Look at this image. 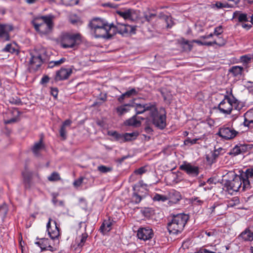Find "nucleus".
<instances>
[{
	"mask_svg": "<svg viewBox=\"0 0 253 253\" xmlns=\"http://www.w3.org/2000/svg\"><path fill=\"white\" fill-rule=\"evenodd\" d=\"M90 32L96 38L110 39L112 37V24L106 25L91 30Z\"/></svg>",
	"mask_w": 253,
	"mask_h": 253,
	"instance_id": "nucleus-8",
	"label": "nucleus"
},
{
	"mask_svg": "<svg viewBox=\"0 0 253 253\" xmlns=\"http://www.w3.org/2000/svg\"><path fill=\"white\" fill-rule=\"evenodd\" d=\"M153 200L154 201H158V202H165L168 200V198L167 196L165 195H160L159 194H156L154 197L153 198Z\"/></svg>",
	"mask_w": 253,
	"mask_h": 253,
	"instance_id": "nucleus-37",
	"label": "nucleus"
},
{
	"mask_svg": "<svg viewBox=\"0 0 253 253\" xmlns=\"http://www.w3.org/2000/svg\"><path fill=\"white\" fill-rule=\"evenodd\" d=\"M223 33V29L222 26H219L215 28L214 32L212 33L213 36H220Z\"/></svg>",
	"mask_w": 253,
	"mask_h": 253,
	"instance_id": "nucleus-45",
	"label": "nucleus"
},
{
	"mask_svg": "<svg viewBox=\"0 0 253 253\" xmlns=\"http://www.w3.org/2000/svg\"><path fill=\"white\" fill-rule=\"evenodd\" d=\"M126 98V97L125 96V94L123 93L118 98V100L120 103H122Z\"/></svg>",
	"mask_w": 253,
	"mask_h": 253,
	"instance_id": "nucleus-59",
	"label": "nucleus"
},
{
	"mask_svg": "<svg viewBox=\"0 0 253 253\" xmlns=\"http://www.w3.org/2000/svg\"><path fill=\"white\" fill-rule=\"evenodd\" d=\"M88 237V235L86 233L82 234L81 236H80L78 238L76 239V242L79 247H83L85 242L86 239Z\"/></svg>",
	"mask_w": 253,
	"mask_h": 253,
	"instance_id": "nucleus-31",
	"label": "nucleus"
},
{
	"mask_svg": "<svg viewBox=\"0 0 253 253\" xmlns=\"http://www.w3.org/2000/svg\"><path fill=\"white\" fill-rule=\"evenodd\" d=\"M52 203L55 206H61V207H64V203L63 201H58L56 197H53L52 199Z\"/></svg>",
	"mask_w": 253,
	"mask_h": 253,
	"instance_id": "nucleus-47",
	"label": "nucleus"
},
{
	"mask_svg": "<svg viewBox=\"0 0 253 253\" xmlns=\"http://www.w3.org/2000/svg\"><path fill=\"white\" fill-rule=\"evenodd\" d=\"M213 36V34L212 33H211L210 34L208 35H205L202 36L200 37V38L202 39H209L210 38H211Z\"/></svg>",
	"mask_w": 253,
	"mask_h": 253,
	"instance_id": "nucleus-58",
	"label": "nucleus"
},
{
	"mask_svg": "<svg viewBox=\"0 0 253 253\" xmlns=\"http://www.w3.org/2000/svg\"><path fill=\"white\" fill-rule=\"evenodd\" d=\"M70 22L73 24H77L79 22H80V19L79 18H77L76 19H73L71 18L70 19Z\"/></svg>",
	"mask_w": 253,
	"mask_h": 253,
	"instance_id": "nucleus-56",
	"label": "nucleus"
},
{
	"mask_svg": "<svg viewBox=\"0 0 253 253\" xmlns=\"http://www.w3.org/2000/svg\"><path fill=\"white\" fill-rule=\"evenodd\" d=\"M55 16L52 14L37 16L31 21L35 30L41 36L51 33L54 27Z\"/></svg>",
	"mask_w": 253,
	"mask_h": 253,
	"instance_id": "nucleus-1",
	"label": "nucleus"
},
{
	"mask_svg": "<svg viewBox=\"0 0 253 253\" xmlns=\"http://www.w3.org/2000/svg\"><path fill=\"white\" fill-rule=\"evenodd\" d=\"M242 150L240 146H236L234 147L232 150V153L234 155H237L241 153Z\"/></svg>",
	"mask_w": 253,
	"mask_h": 253,
	"instance_id": "nucleus-49",
	"label": "nucleus"
},
{
	"mask_svg": "<svg viewBox=\"0 0 253 253\" xmlns=\"http://www.w3.org/2000/svg\"><path fill=\"white\" fill-rule=\"evenodd\" d=\"M49 78L47 76H43L41 81V83L42 84L47 83L49 82Z\"/></svg>",
	"mask_w": 253,
	"mask_h": 253,
	"instance_id": "nucleus-54",
	"label": "nucleus"
},
{
	"mask_svg": "<svg viewBox=\"0 0 253 253\" xmlns=\"http://www.w3.org/2000/svg\"><path fill=\"white\" fill-rule=\"evenodd\" d=\"M51 94L55 98H56L58 95V89L57 88H51Z\"/></svg>",
	"mask_w": 253,
	"mask_h": 253,
	"instance_id": "nucleus-53",
	"label": "nucleus"
},
{
	"mask_svg": "<svg viewBox=\"0 0 253 253\" xmlns=\"http://www.w3.org/2000/svg\"><path fill=\"white\" fill-rule=\"evenodd\" d=\"M233 19H237L238 22L244 23L248 21V17L246 13H242L241 11H236L233 13Z\"/></svg>",
	"mask_w": 253,
	"mask_h": 253,
	"instance_id": "nucleus-21",
	"label": "nucleus"
},
{
	"mask_svg": "<svg viewBox=\"0 0 253 253\" xmlns=\"http://www.w3.org/2000/svg\"><path fill=\"white\" fill-rule=\"evenodd\" d=\"M112 226V223L110 220H105L101 224L100 227V230L104 234L111 230Z\"/></svg>",
	"mask_w": 253,
	"mask_h": 253,
	"instance_id": "nucleus-24",
	"label": "nucleus"
},
{
	"mask_svg": "<svg viewBox=\"0 0 253 253\" xmlns=\"http://www.w3.org/2000/svg\"><path fill=\"white\" fill-rule=\"evenodd\" d=\"M142 199V197L137 193H133L132 196V202L135 204L139 203Z\"/></svg>",
	"mask_w": 253,
	"mask_h": 253,
	"instance_id": "nucleus-42",
	"label": "nucleus"
},
{
	"mask_svg": "<svg viewBox=\"0 0 253 253\" xmlns=\"http://www.w3.org/2000/svg\"><path fill=\"white\" fill-rule=\"evenodd\" d=\"M97 169L101 173H107L112 170L113 169L111 167H106L105 166L101 165L97 167Z\"/></svg>",
	"mask_w": 253,
	"mask_h": 253,
	"instance_id": "nucleus-38",
	"label": "nucleus"
},
{
	"mask_svg": "<svg viewBox=\"0 0 253 253\" xmlns=\"http://www.w3.org/2000/svg\"><path fill=\"white\" fill-rule=\"evenodd\" d=\"M81 42V36L80 34H65L63 36L61 45L64 48L73 47Z\"/></svg>",
	"mask_w": 253,
	"mask_h": 253,
	"instance_id": "nucleus-5",
	"label": "nucleus"
},
{
	"mask_svg": "<svg viewBox=\"0 0 253 253\" xmlns=\"http://www.w3.org/2000/svg\"><path fill=\"white\" fill-rule=\"evenodd\" d=\"M229 176L233 178L232 180H228L226 181L225 186L227 190L229 191L237 192L242 186L243 190H245L243 189V179L241 177V174L237 175L234 171H230L227 173Z\"/></svg>",
	"mask_w": 253,
	"mask_h": 253,
	"instance_id": "nucleus-4",
	"label": "nucleus"
},
{
	"mask_svg": "<svg viewBox=\"0 0 253 253\" xmlns=\"http://www.w3.org/2000/svg\"><path fill=\"white\" fill-rule=\"evenodd\" d=\"M8 212V208L6 205L3 204L0 207V216L4 217Z\"/></svg>",
	"mask_w": 253,
	"mask_h": 253,
	"instance_id": "nucleus-40",
	"label": "nucleus"
},
{
	"mask_svg": "<svg viewBox=\"0 0 253 253\" xmlns=\"http://www.w3.org/2000/svg\"><path fill=\"white\" fill-rule=\"evenodd\" d=\"M243 179V189L249 188L253 186V168L247 169L241 173Z\"/></svg>",
	"mask_w": 253,
	"mask_h": 253,
	"instance_id": "nucleus-11",
	"label": "nucleus"
},
{
	"mask_svg": "<svg viewBox=\"0 0 253 253\" xmlns=\"http://www.w3.org/2000/svg\"><path fill=\"white\" fill-rule=\"evenodd\" d=\"M108 135L114 137L115 140L123 143V134L119 133L116 131H110L108 132Z\"/></svg>",
	"mask_w": 253,
	"mask_h": 253,
	"instance_id": "nucleus-33",
	"label": "nucleus"
},
{
	"mask_svg": "<svg viewBox=\"0 0 253 253\" xmlns=\"http://www.w3.org/2000/svg\"><path fill=\"white\" fill-rule=\"evenodd\" d=\"M66 60V59L65 58H62L59 60L51 61L49 63V67L50 68H53L54 66H58L64 63Z\"/></svg>",
	"mask_w": 253,
	"mask_h": 253,
	"instance_id": "nucleus-34",
	"label": "nucleus"
},
{
	"mask_svg": "<svg viewBox=\"0 0 253 253\" xmlns=\"http://www.w3.org/2000/svg\"><path fill=\"white\" fill-rule=\"evenodd\" d=\"M130 105L127 104L121 105L116 108V111L119 116H122L129 111Z\"/></svg>",
	"mask_w": 253,
	"mask_h": 253,
	"instance_id": "nucleus-30",
	"label": "nucleus"
},
{
	"mask_svg": "<svg viewBox=\"0 0 253 253\" xmlns=\"http://www.w3.org/2000/svg\"><path fill=\"white\" fill-rule=\"evenodd\" d=\"M137 236L138 239L146 241L152 238L153 232L152 229L148 227L140 228L137 231Z\"/></svg>",
	"mask_w": 253,
	"mask_h": 253,
	"instance_id": "nucleus-16",
	"label": "nucleus"
},
{
	"mask_svg": "<svg viewBox=\"0 0 253 253\" xmlns=\"http://www.w3.org/2000/svg\"><path fill=\"white\" fill-rule=\"evenodd\" d=\"M71 68H61L56 72L54 80L56 82L66 80L68 79L72 74Z\"/></svg>",
	"mask_w": 253,
	"mask_h": 253,
	"instance_id": "nucleus-15",
	"label": "nucleus"
},
{
	"mask_svg": "<svg viewBox=\"0 0 253 253\" xmlns=\"http://www.w3.org/2000/svg\"><path fill=\"white\" fill-rule=\"evenodd\" d=\"M243 71V68L239 66H234L232 67L229 70L233 76L238 77L242 75Z\"/></svg>",
	"mask_w": 253,
	"mask_h": 253,
	"instance_id": "nucleus-26",
	"label": "nucleus"
},
{
	"mask_svg": "<svg viewBox=\"0 0 253 253\" xmlns=\"http://www.w3.org/2000/svg\"><path fill=\"white\" fill-rule=\"evenodd\" d=\"M136 115L141 114L145 112H149V115L152 111H155V104L152 103L146 104H136L134 106Z\"/></svg>",
	"mask_w": 253,
	"mask_h": 253,
	"instance_id": "nucleus-14",
	"label": "nucleus"
},
{
	"mask_svg": "<svg viewBox=\"0 0 253 253\" xmlns=\"http://www.w3.org/2000/svg\"><path fill=\"white\" fill-rule=\"evenodd\" d=\"M198 140H199V139H198V138H194V139H191L190 138H187L184 141V144L185 145H188L189 144L192 145V144L196 143Z\"/></svg>",
	"mask_w": 253,
	"mask_h": 253,
	"instance_id": "nucleus-48",
	"label": "nucleus"
},
{
	"mask_svg": "<svg viewBox=\"0 0 253 253\" xmlns=\"http://www.w3.org/2000/svg\"><path fill=\"white\" fill-rule=\"evenodd\" d=\"M118 13L125 19H129L131 16V12L130 9L124 11H118Z\"/></svg>",
	"mask_w": 253,
	"mask_h": 253,
	"instance_id": "nucleus-35",
	"label": "nucleus"
},
{
	"mask_svg": "<svg viewBox=\"0 0 253 253\" xmlns=\"http://www.w3.org/2000/svg\"><path fill=\"white\" fill-rule=\"evenodd\" d=\"M135 28L128 25L118 24L116 26L112 24V36L118 33L125 35L128 34H134Z\"/></svg>",
	"mask_w": 253,
	"mask_h": 253,
	"instance_id": "nucleus-9",
	"label": "nucleus"
},
{
	"mask_svg": "<svg viewBox=\"0 0 253 253\" xmlns=\"http://www.w3.org/2000/svg\"><path fill=\"white\" fill-rule=\"evenodd\" d=\"M197 253H210L209 250H208L205 248H202L200 249V250L197 252Z\"/></svg>",
	"mask_w": 253,
	"mask_h": 253,
	"instance_id": "nucleus-57",
	"label": "nucleus"
},
{
	"mask_svg": "<svg viewBox=\"0 0 253 253\" xmlns=\"http://www.w3.org/2000/svg\"><path fill=\"white\" fill-rule=\"evenodd\" d=\"M240 236L244 241H247L253 240V233L247 229L242 232Z\"/></svg>",
	"mask_w": 253,
	"mask_h": 253,
	"instance_id": "nucleus-28",
	"label": "nucleus"
},
{
	"mask_svg": "<svg viewBox=\"0 0 253 253\" xmlns=\"http://www.w3.org/2000/svg\"><path fill=\"white\" fill-rule=\"evenodd\" d=\"M179 169L184 171L189 176L196 177L199 174V168L190 163H184L179 167Z\"/></svg>",
	"mask_w": 253,
	"mask_h": 253,
	"instance_id": "nucleus-12",
	"label": "nucleus"
},
{
	"mask_svg": "<svg viewBox=\"0 0 253 253\" xmlns=\"http://www.w3.org/2000/svg\"><path fill=\"white\" fill-rule=\"evenodd\" d=\"M189 219V216L184 213L173 215L168 223V230L170 234L177 235L182 232Z\"/></svg>",
	"mask_w": 253,
	"mask_h": 253,
	"instance_id": "nucleus-3",
	"label": "nucleus"
},
{
	"mask_svg": "<svg viewBox=\"0 0 253 253\" xmlns=\"http://www.w3.org/2000/svg\"><path fill=\"white\" fill-rule=\"evenodd\" d=\"M252 59V58L249 55H244L241 57V60L242 62L248 63Z\"/></svg>",
	"mask_w": 253,
	"mask_h": 253,
	"instance_id": "nucleus-51",
	"label": "nucleus"
},
{
	"mask_svg": "<svg viewBox=\"0 0 253 253\" xmlns=\"http://www.w3.org/2000/svg\"><path fill=\"white\" fill-rule=\"evenodd\" d=\"M30 68L34 70H37L43 62L42 56L41 55H31L30 60Z\"/></svg>",
	"mask_w": 253,
	"mask_h": 253,
	"instance_id": "nucleus-17",
	"label": "nucleus"
},
{
	"mask_svg": "<svg viewBox=\"0 0 253 253\" xmlns=\"http://www.w3.org/2000/svg\"><path fill=\"white\" fill-rule=\"evenodd\" d=\"M138 135L137 132H132L131 133H125L123 134V143L131 141L136 138Z\"/></svg>",
	"mask_w": 253,
	"mask_h": 253,
	"instance_id": "nucleus-25",
	"label": "nucleus"
},
{
	"mask_svg": "<svg viewBox=\"0 0 253 253\" xmlns=\"http://www.w3.org/2000/svg\"><path fill=\"white\" fill-rule=\"evenodd\" d=\"M125 96L126 98H129L132 96L136 95L137 94V92L135 88H131L129 90L127 91L124 93Z\"/></svg>",
	"mask_w": 253,
	"mask_h": 253,
	"instance_id": "nucleus-43",
	"label": "nucleus"
},
{
	"mask_svg": "<svg viewBox=\"0 0 253 253\" xmlns=\"http://www.w3.org/2000/svg\"><path fill=\"white\" fill-rule=\"evenodd\" d=\"M11 114H15L16 116L15 117H13L10 119L4 120V123L5 124H9L11 123H13L15 122H16L18 121V116L19 115V112L16 109H14L12 110H11L10 112Z\"/></svg>",
	"mask_w": 253,
	"mask_h": 253,
	"instance_id": "nucleus-32",
	"label": "nucleus"
},
{
	"mask_svg": "<svg viewBox=\"0 0 253 253\" xmlns=\"http://www.w3.org/2000/svg\"><path fill=\"white\" fill-rule=\"evenodd\" d=\"M242 27L244 29H246V30H249V29L251 28L252 26H251V25H250V24H246V23H242Z\"/></svg>",
	"mask_w": 253,
	"mask_h": 253,
	"instance_id": "nucleus-55",
	"label": "nucleus"
},
{
	"mask_svg": "<svg viewBox=\"0 0 253 253\" xmlns=\"http://www.w3.org/2000/svg\"><path fill=\"white\" fill-rule=\"evenodd\" d=\"M217 108L220 113L230 115L233 109L240 111L242 108V105L231 91L230 96L225 95L224 99L218 104Z\"/></svg>",
	"mask_w": 253,
	"mask_h": 253,
	"instance_id": "nucleus-2",
	"label": "nucleus"
},
{
	"mask_svg": "<svg viewBox=\"0 0 253 253\" xmlns=\"http://www.w3.org/2000/svg\"><path fill=\"white\" fill-rule=\"evenodd\" d=\"M63 4L66 6H74L78 3V0H61Z\"/></svg>",
	"mask_w": 253,
	"mask_h": 253,
	"instance_id": "nucleus-41",
	"label": "nucleus"
},
{
	"mask_svg": "<svg viewBox=\"0 0 253 253\" xmlns=\"http://www.w3.org/2000/svg\"><path fill=\"white\" fill-rule=\"evenodd\" d=\"M216 37V39L214 40V43L219 46H222L224 45L226 42V41L222 37L219 36Z\"/></svg>",
	"mask_w": 253,
	"mask_h": 253,
	"instance_id": "nucleus-36",
	"label": "nucleus"
},
{
	"mask_svg": "<svg viewBox=\"0 0 253 253\" xmlns=\"http://www.w3.org/2000/svg\"><path fill=\"white\" fill-rule=\"evenodd\" d=\"M214 44H215L214 42V41L213 42H205V45L212 46Z\"/></svg>",
	"mask_w": 253,
	"mask_h": 253,
	"instance_id": "nucleus-63",
	"label": "nucleus"
},
{
	"mask_svg": "<svg viewBox=\"0 0 253 253\" xmlns=\"http://www.w3.org/2000/svg\"><path fill=\"white\" fill-rule=\"evenodd\" d=\"M206 234L209 237H214L215 236V234H214V232H212V231H209V232L206 231Z\"/></svg>",
	"mask_w": 253,
	"mask_h": 253,
	"instance_id": "nucleus-61",
	"label": "nucleus"
},
{
	"mask_svg": "<svg viewBox=\"0 0 253 253\" xmlns=\"http://www.w3.org/2000/svg\"><path fill=\"white\" fill-rule=\"evenodd\" d=\"M3 51L13 53L16 51V49L11 44H7L3 49Z\"/></svg>",
	"mask_w": 253,
	"mask_h": 253,
	"instance_id": "nucleus-44",
	"label": "nucleus"
},
{
	"mask_svg": "<svg viewBox=\"0 0 253 253\" xmlns=\"http://www.w3.org/2000/svg\"><path fill=\"white\" fill-rule=\"evenodd\" d=\"M38 0H25V1L29 4H31L36 3Z\"/></svg>",
	"mask_w": 253,
	"mask_h": 253,
	"instance_id": "nucleus-62",
	"label": "nucleus"
},
{
	"mask_svg": "<svg viewBox=\"0 0 253 253\" xmlns=\"http://www.w3.org/2000/svg\"><path fill=\"white\" fill-rule=\"evenodd\" d=\"M193 42L196 43L200 45H205V42H203L200 40H195L193 41Z\"/></svg>",
	"mask_w": 253,
	"mask_h": 253,
	"instance_id": "nucleus-60",
	"label": "nucleus"
},
{
	"mask_svg": "<svg viewBox=\"0 0 253 253\" xmlns=\"http://www.w3.org/2000/svg\"><path fill=\"white\" fill-rule=\"evenodd\" d=\"M164 112L165 111H164ZM149 116L152 120L153 124L156 127L163 129L166 126V113L165 112L159 113L156 106H155V111H152Z\"/></svg>",
	"mask_w": 253,
	"mask_h": 253,
	"instance_id": "nucleus-7",
	"label": "nucleus"
},
{
	"mask_svg": "<svg viewBox=\"0 0 253 253\" xmlns=\"http://www.w3.org/2000/svg\"><path fill=\"white\" fill-rule=\"evenodd\" d=\"M108 24L106 21L99 18H93L90 21L88 26L90 29V31L97 28H100L102 26H105L106 25Z\"/></svg>",
	"mask_w": 253,
	"mask_h": 253,
	"instance_id": "nucleus-18",
	"label": "nucleus"
},
{
	"mask_svg": "<svg viewBox=\"0 0 253 253\" xmlns=\"http://www.w3.org/2000/svg\"><path fill=\"white\" fill-rule=\"evenodd\" d=\"M231 201L234 202V203H236V205H237L240 203L239 200L237 197H234Z\"/></svg>",
	"mask_w": 253,
	"mask_h": 253,
	"instance_id": "nucleus-64",
	"label": "nucleus"
},
{
	"mask_svg": "<svg viewBox=\"0 0 253 253\" xmlns=\"http://www.w3.org/2000/svg\"><path fill=\"white\" fill-rule=\"evenodd\" d=\"M7 26L5 25L0 24V37L5 34H7Z\"/></svg>",
	"mask_w": 253,
	"mask_h": 253,
	"instance_id": "nucleus-46",
	"label": "nucleus"
},
{
	"mask_svg": "<svg viewBox=\"0 0 253 253\" xmlns=\"http://www.w3.org/2000/svg\"><path fill=\"white\" fill-rule=\"evenodd\" d=\"M238 133L233 128L223 127L219 128L217 134L222 138L226 140H229L234 138Z\"/></svg>",
	"mask_w": 253,
	"mask_h": 253,
	"instance_id": "nucleus-13",
	"label": "nucleus"
},
{
	"mask_svg": "<svg viewBox=\"0 0 253 253\" xmlns=\"http://www.w3.org/2000/svg\"><path fill=\"white\" fill-rule=\"evenodd\" d=\"M252 112H247L244 115V125L245 126L250 127L253 126V119L251 118Z\"/></svg>",
	"mask_w": 253,
	"mask_h": 253,
	"instance_id": "nucleus-23",
	"label": "nucleus"
},
{
	"mask_svg": "<svg viewBox=\"0 0 253 253\" xmlns=\"http://www.w3.org/2000/svg\"><path fill=\"white\" fill-rule=\"evenodd\" d=\"M46 228L48 234L51 239H55L59 236V227L57 226L56 222L55 220H52L51 218L48 219Z\"/></svg>",
	"mask_w": 253,
	"mask_h": 253,
	"instance_id": "nucleus-10",
	"label": "nucleus"
},
{
	"mask_svg": "<svg viewBox=\"0 0 253 253\" xmlns=\"http://www.w3.org/2000/svg\"><path fill=\"white\" fill-rule=\"evenodd\" d=\"M43 147V145L42 143V140L41 139L40 141L37 143H36L34 145L32 151L34 155L38 157L40 155V152Z\"/></svg>",
	"mask_w": 253,
	"mask_h": 253,
	"instance_id": "nucleus-29",
	"label": "nucleus"
},
{
	"mask_svg": "<svg viewBox=\"0 0 253 253\" xmlns=\"http://www.w3.org/2000/svg\"><path fill=\"white\" fill-rule=\"evenodd\" d=\"M60 179L59 173L57 172H52L51 175L48 177V180L50 181H55Z\"/></svg>",
	"mask_w": 253,
	"mask_h": 253,
	"instance_id": "nucleus-39",
	"label": "nucleus"
},
{
	"mask_svg": "<svg viewBox=\"0 0 253 253\" xmlns=\"http://www.w3.org/2000/svg\"><path fill=\"white\" fill-rule=\"evenodd\" d=\"M219 155L218 150H214L211 151L210 153L206 155V160L208 163L210 165L215 162L216 159Z\"/></svg>",
	"mask_w": 253,
	"mask_h": 253,
	"instance_id": "nucleus-20",
	"label": "nucleus"
},
{
	"mask_svg": "<svg viewBox=\"0 0 253 253\" xmlns=\"http://www.w3.org/2000/svg\"><path fill=\"white\" fill-rule=\"evenodd\" d=\"M84 179V177H81L79 178H78V179H76V180H75L73 183L74 186L76 187H78L80 186L83 182Z\"/></svg>",
	"mask_w": 253,
	"mask_h": 253,
	"instance_id": "nucleus-50",
	"label": "nucleus"
},
{
	"mask_svg": "<svg viewBox=\"0 0 253 253\" xmlns=\"http://www.w3.org/2000/svg\"><path fill=\"white\" fill-rule=\"evenodd\" d=\"M71 124L72 121L69 119L65 120L62 123L59 129V134L63 140H65L67 138V128L70 126Z\"/></svg>",
	"mask_w": 253,
	"mask_h": 253,
	"instance_id": "nucleus-19",
	"label": "nucleus"
},
{
	"mask_svg": "<svg viewBox=\"0 0 253 253\" xmlns=\"http://www.w3.org/2000/svg\"><path fill=\"white\" fill-rule=\"evenodd\" d=\"M24 183L26 189H29L35 183L41 181V177L37 171L25 169L22 173Z\"/></svg>",
	"mask_w": 253,
	"mask_h": 253,
	"instance_id": "nucleus-6",
	"label": "nucleus"
},
{
	"mask_svg": "<svg viewBox=\"0 0 253 253\" xmlns=\"http://www.w3.org/2000/svg\"><path fill=\"white\" fill-rule=\"evenodd\" d=\"M146 172V169L145 167H141L134 170L133 173L129 177V180L131 181H134L136 180V175H142V174Z\"/></svg>",
	"mask_w": 253,
	"mask_h": 253,
	"instance_id": "nucleus-27",
	"label": "nucleus"
},
{
	"mask_svg": "<svg viewBox=\"0 0 253 253\" xmlns=\"http://www.w3.org/2000/svg\"><path fill=\"white\" fill-rule=\"evenodd\" d=\"M165 20L166 22L167 23V27L168 28H171L172 24V21H171V18L169 16H166L165 17Z\"/></svg>",
	"mask_w": 253,
	"mask_h": 253,
	"instance_id": "nucleus-52",
	"label": "nucleus"
},
{
	"mask_svg": "<svg viewBox=\"0 0 253 253\" xmlns=\"http://www.w3.org/2000/svg\"><path fill=\"white\" fill-rule=\"evenodd\" d=\"M125 124L129 126L138 127L140 126L141 122L138 119L136 116L134 115L131 118L127 120L125 122Z\"/></svg>",
	"mask_w": 253,
	"mask_h": 253,
	"instance_id": "nucleus-22",
	"label": "nucleus"
}]
</instances>
